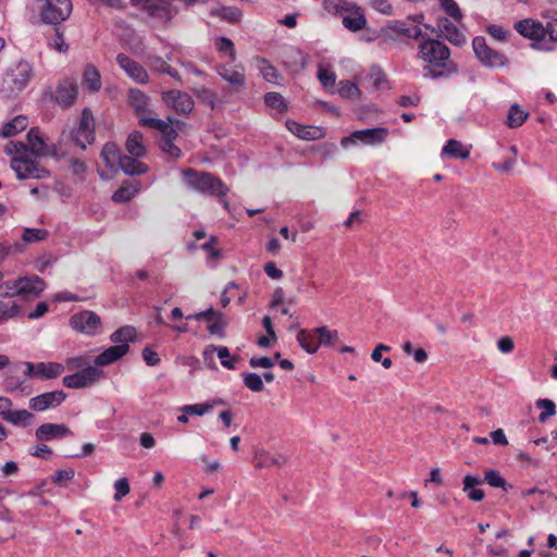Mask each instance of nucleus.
Listing matches in <instances>:
<instances>
[{"instance_id":"7ed1b4c3","label":"nucleus","mask_w":557,"mask_h":557,"mask_svg":"<svg viewBox=\"0 0 557 557\" xmlns=\"http://www.w3.org/2000/svg\"><path fill=\"white\" fill-rule=\"evenodd\" d=\"M186 186L197 193L211 196H224L226 186L219 178L207 172H199L193 169L184 171Z\"/></svg>"},{"instance_id":"0eeeda50","label":"nucleus","mask_w":557,"mask_h":557,"mask_svg":"<svg viewBox=\"0 0 557 557\" xmlns=\"http://www.w3.org/2000/svg\"><path fill=\"white\" fill-rule=\"evenodd\" d=\"M131 4L162 23L170 22L177 14V9L168 0H131Z\"/></svg>"},{"instance_id":"58836bf2","label":"nucleus","mask_w":557,"mask_h":557,"mask_svg":"<svg viewBox=\"0 0 557 557\" xmlns=\"http://www.w3.org/2000/svg\"><path fill=\"white\" fill-rule=\"evenodd\" d=\"M442 153L456 159H468L470 156V150L460 141L456 139H449L443 147Z\"/></svg>"},{"instance_id":"a211bd4d","label":"nucleus","mask_w":557,"mask_h":557,"mask_svg":"<svg viewBox=\"0 0 557 557\" xmlns=\"http://www.w3.org/2000/svg\"><path fill=\"white\" fill-rule=\"evenodd\" d=\"M48 237V232L44 228H30L26 227L23 230L21 242L14 243L7 248V253H17L24 250L26 245L44 242Z\"/></svg>"},{"instance_id":"79ce46f5","label":"nucleus","mask_w":557,"mask_h":557,"mask_svg":"<svg viewBox=\"0 0 557 557\" xmlns=\"http://www.w3.org/2000/svg\"><path fill=\"white\" fill-rule=\"evenodd\" d=\"M139 191L138 183H131L122 185L112 196V199L115 202H126L129 201Z\"/></svg>"},{"instance_id":"0e129e2a","label":"nucleus","mask_w":557,"mask_h":557,"mask_svg":"<svg viewBox=\"0 0 557 557\" xmlns=\"http://www.w3.org/2000/svg\"><path fill=\"white\" fill-rule=\"evenodd\" d=\"M196 94H197L198 98L202 102L209 104L211 109H214V107H215V95L213 92H211L207 88H201V89L196 90Z\"/></svg>"},{"instance_id":"ddd939ff","label":"nucleus","mask_w":557,"mask_h":557,"mask_svg":"<svg viewBox=\"0 0 557 557\" xmlns=\"http://www.w3.org/2000/svg\"><path fill=\"white\" fill-rule=\"evenodd\" d=\"M472 47L476 58L487 66H503L506 63V57L490 48L483 37H475Z\"/></svg>"},{"instance_id":"e433bc0d","label":"nucleus","mask_w":557,"mask_h":557,"mask_svg":"<svg viewBox=\"0 0 557 557\" xmlns=\"http://www.w3.org/2000/svg\"><path fill=\"white\" fill-rule=\"evenodd\" d=\"M83 84L90 91L100 90V88L102 86L101 76L95 65L89 64L85 67L84 75H83Z\"/></svg>"},{"instance_id":"72a5a7b5","label":"nucleus","mask_w":557,"mask_h":557,"mask_svg":"<svg viewBox=\"0 0 557 557\" xmlns=\"http://www.w3.org/2000/svg\"><path fill=\"white\" fill-rule=\"evenodd\" d=\"M64 371V367L58 362H38L37 363V377L44 380H51L60 376Z\"/></svg>"},{"instance_id":"aec40b11","label":"nucleus","mask_w":557,"mask_h":557,"mask_svg":"<svg viewBox=\"0 0 557 557\" xmlns=\"http://www.w3.org/2000/svg\"><path fill=\"white\" fill-rule=\"evenodd\" d=\"M216 352L218 357L221 359V363L226 369H235V364L238 358L233 357L230 358V350L225 346L216 347L214 345H209L203 350V359L205 362L211 367H214V354Z\"/></svg>"},{"instance_id":"bf43d9fd","label":"nucleus","mask_w":557,"mask_h":557,"mask_svg":"<svg viewBox=\"0 0 557 557\" xmlns=\"http://www.w3.org/2000/svg\"><path fill=\"white\" fill-rule=\"evenodd\" d=\"M215 318L222 319V314L213 310V308H209L208 310L197 312L193 315L187 317V319H194L196 321H207L211 322L215 320Z\"/></svg>"},{"instance_id":"338daca9","label":"nucleus","mask_w":557,"mask_h":557,"mask_svg":"<svg viewBox=\"0 0 557 557\" xmlns=\"http://www.w3.org/2000/svg\"><path fill=\"white\" fill-rule=\"evenodd\" d=\"M75 475V471L72 468L58 470L53 476V482L55 484H62L63 481L72 480Z\"/></svg>"},{"instance_id":"dca6fc26","label":"nucleus","mask_w":557,"mask_h":557,"mask_svg":"<svg viewBox=\"0 0 557 557\" xmlns=\"http://www.w3.org/2000/svg\"><path fill=\"white\" fill-rule=\"evenodd\" d=\"M71 326L87 335H95L100 327V318L92 311H82L70 320Z\"/></svg>"},{"instance_id":"603ef678","label":"nucleus","mask_w":557,"mask_h":557,"mask_svg":"<svg viewBox=\"0 0 557 557\" xmlns=\"http://www.w3.org/2000/svg\"><path fill=\"white\" fill-rule=\"evenodd\" d=\"M338 92L343 98L346 99H357L360 96L358 86L350 81L339 82Z\"/></svg>"},{"instance_id":"680f3d73","label":"nucleus","mask_w":557,"mask_h":557,"mask_svg":"<svg viewBox=\"0 0 557 557\" xmlns=\"http://www.w3.org/2000/svg\"><path fill=\"white\" fill-rule=\"evenodd\" d=\"M320 83L325 87H332L335 84V74L326 69L320 67L318 72Z\"/></svg>"},{"instance_id":"1a4fd4ad","label":"nucleus","mask_w":557,"mask_h":557,"mask_svg":"<svg viewBox=\"0 0 557 557\" xmlns=\"http://www.w3.org/2000/svg\"><path fill=\"white\" fill-rule=\"evenodd\" d=\"M72 10L71 0H47L40 16L46 24L58 25L70 17Z\"/></svg>"},{"instance_id":"b1692460","label":"nucleus","mask_w":557,"mask_h":557,"mask_svg":"<svg viewBox=\"0 0 557 557\" xmlns=\"http://www.w3.org/2000/svg\"><path fill=\"white\" fill-rule=\"evenodd\" d=\"M287 129L304 140H315L322 137V129L315 126H306L293 120L286 121Z\"/></svg>"},{"instance_id":"6ab92c4d","label":"nucleus","mask_w":557,"mask_h":557,"mask_svg":"<svg viewBox=\"0 0 557 557\" xmlns=\"http://www.w3.org/2000/svg\"><path fill=\"white\" fill-rule=\"evenodd\" d=\"M166 127L156 128L162 134L160 140L161 150L172 159H178L181 157V149L174 145V139L177 136V132L173 128L170 122L164 121Z\"/></svg>"},{"instance_id":"c756f323","label":"nucleus","mask_w":557,"mask_h":557,"mask_svg":"<svg viewBox=\"0 0 557 557\" xmlns=\"http://www.w3.org/2000/svg\"><path fill=\"white\" fill-rule=\"evenodd\" d=\"M146 64L149 69L157 73L168 74L176 81L181 79L178 72L159 55H149L146 58Z\"/></svg>"},{"instance_id":"8fccbe9b","label":"nucleus","mask_w":557,"mask_h":557,"mask_svg":"<svg viewBox=\"0 0 557 557\" xmlns=\"http://www.w3.org/2000/svg\"><path fill=\"white\" fill-rule=\"evenodd\" d=\"M221 400H214L212 404H196L186 405L181 408V411L187 414L203 416L211 411L216 404H221Z\"/></svg>"},{"instance_id":"4468645a","label":"nucleus","mask_w":557,"mask_h":557,"mask_svg":"<svg viewBox=\"0 0 557 557\" xmlns=\"http://www.w3.org/2000/svg\"><path fill=\"white\" fill-rule=\"evenodd\" d=\"M162 100L178 114L190 113L195 106L193 98L187 92L176 89L163 91Z\"/></svg>"},{"instance_id":"cd10ccee","label":"nucleus","mask_w":557,"mask_h":557,"mask_svg":"<svg viewBox=\"0 0 557 557\" xmlns=\"http://www.w3.org/2000/svg\"><path fill=\"white\" fill-rule=\"evenodd\" d=\"M438 28L441 30V34L453 45L455 46H461L466 42V38L463 34L458 29V27L453 24L447 18L442 20L438 23Z\"/></svg>"},{"instance_id":"a878e982","label":"nucleus","mask_w":557,"mask_h":557,"mask_svg":"<svg viewBox=\"0 0 557 557\" xmlns=\"http://www.w3.org/2000/svg\"><path fill=\"white\" fill-rule=\"evenodd\" d=\"M127 351L128 346L125 344L111 346L96 357L95 364L98 367L109 366L122 358Z\"/></svg>"},{"instance_id":"09e8293b","label":"nucleus","mask_w":557,"mask_h":557,"mask_svg":"<svg viewBox=\"0 0 557 557\" xmlns=\"http://www.w3.org/2000/svg\"><path fill=\"white\" fill-rule=\"evenodd\" d=\"M264 102L268 107L284 112L287 110V103L284 97L278 92H268L264 95Z\"/></svg>"},{"instance_id":"e2e57ef3","label":"nucleus","mask_w":557,"mask_h":557,"mask_svg":"<svg viewBox=\"0 0 557 557\" xmlns=\"http://www.w3.org/2000/svg\"><path fill=\"white\" fill-rule=\"evenodd\" d=\"M215 243L216 238L212 236L209 242L201 245V248L208 252V257L211 260H218L221 256L220 250L214 247Z\"/></svg>"},{"instance_id":"5fc2aeb1","label":"nucleus","mask_w":557,"mask_h":557,"mask_svg":"<svg viewBox=\"0 0 557 557\" xmlns=\"http://www.w3.org/2000/svg\"><path fill=\"white\" fill-rule=\"evenodd\" d=\"M215 48L220 52L228 53L231 61H235L236 52H235L234 45L231 39H228L226 37L218 38L215 41Z\"/></svg>"},{"instance_id":"9d476101","label":"nucleus","mask_w":557,"mask_h":557,"mask_svg":"<svg viewBox=\"0 0 557 557\" xmlns=\"http://www.w3.org/2000/svg\"><path fill=\"white\" fill-rule=\"evenodd\" d=\"M11 166L20 180L44 178L49 176V172L40 168L37 162L28 156L13 158Z\"/></svg>"},{"instance_id":"c9c22d12","label":"nucleus","mask_w":557,"mask_h":557,"mask_svg":"<svg viewBox=\"0 0 557 557\" xmlns=\"http://www.w3.org/2000/svg\"><path fill=\"white\" fill-rule=\"evenodd\" d=\"M28 125L27 117L24 115H17L13 120L9 121L3 125L0 131V135L4 138L15 136L20 132L24 131Z\"/></svg>"},{"instance_id":"052dcab7","label":"nucleus","mask_w":557,"mask_h":557,"mask_svg":"<svg viewBox=\"0 0 557 557\" xmlns=\"http://www.w3.org/2000/svg\"><path fill=\"white\" fill-rule=\"evenodd\" d=\"M115 495L114 500L120 502L122 497L127 495L131 491L129 484L126 478L119 479L114 483Z\"/></svg>"},{"instance_id":"6e6552de","label":"nucleus","mask_w":557,"mask_h":557,"mask_svg":"<svg viewBox=\"0 0 557 557\" xmlns=\"http://www.w3.org/2000/svg\"><path fill=\"white\" fill-rule=\"evenodd\" d=\"M387 136L388 129L384 127L359 129L352 132L349 136L343 137L341 146L344 149L357 144L375 146L385 141Z\"/></svg>"},{"instance_id":"864d4df0","label":"nucleus","mask_w":557,"mask_h":557,"mask_svg":"<svg viewBox=\"0 0 557 557\" xmlns=\"http://www.w3.org/2000/svg\"><path fill=\"white\" fill-rule=\"evenodd\" d=\"M259 70L263 78L269 83H275L278 77L277 70L271 65L267 60L262 59L259 61Z\"/></svg>"},{"instance_id":"423d86ee","label":"nucleus","mask_w":557,"mask_h":557,"mask_svg":"<svg viewBox=\"0 0 557 557\" xmlns=\"http://www.w3.org/2000/svg\"><path fill=\"white\" fill-rule=\"evenodd\" d=\"M33 75V66L26 60L20 59L7 69L3 84L10 94H17L28 85Z\"/></svg>"},{"instance_id":"49530a36","label":"nucleus","mask_w":557,"mask_h":557,"mask_svg":"<svg viewBox=\"0 0 557 557\" xmlns=\"http://www.w3.org/2000/svg\"><path fill=\"white\" fill-rule=\"evenodd\" d=\"M315 333L319 336V347L331 346L333 343L338 341V332L336 330H330L326 326L315 327Z\"/></svg>"},{"instance_id":"f8f14e48","label":"nucleus","mask_w":557,"mask_h":557,"mask_svg":"<svg viewBox=\"0 0 557 557\" xmlns=\"http://www.w3.org/2000/svg\"><path fill=\"white\" fill-rule=\"evenodd\" d=\"M15 153H25L27 149L35 156H47L54 151L45 141L38 128H32L27 134V145L24 143H16L13 145Z\"/></svg>"},{"instance_id":"37998d69","label":"nucleus","mask_w":557,"mask_h":557,"mask_svg":"<svg viewBox=\"0 0 557 557\" xmlns=\"http://www.w3.org/2000/svg\"><path fill=\"white\" fill-rule=\"evenodd\" d=\"M136 337V330L131 325L120 327L111 335V341L115 345L125 344L128 346L129 342H133Z\"/></svg>"},{"instance_id":"a18cd8bd","label":"nucleus","mask_w":557,"mask_h":557,"mask_svg":"<svg viewBox=\"0 0 557 557\" xmlns=\"http://www.w3.org/2000/svg\"><path fill=\"white\" fill-rule=\"evenodd\" d=\"M527 117L528 113L525 111H523L518 104H512L508 113L507 125L510 128L519 127L524 123Z\"/></svg>"},{"instance_id":"774afa93","label":"nucleus","mask_w":557,"mask_h":557,"mask_svg":"<svg viewBox=\"0 0 557 557\" xmlns=\"http://www.w3.org/2000/svg\"><path fill=\"white\" fill-rule=\"evenodd\" d=\"M515 343L511 337L509 336H503L497 341V348L503 354H509L513 350Z\"/></svg>"},{"instance_id":"a19ab883","label":"nucleus","mask_w":557,"mask_h":557,"mask_svg":"<svg viewBox=\"0 0 557 557\" xmlns=\"http://www.w3.org/2000/svg\"><path fill=\"white\" fill-rule=\"evenodd\" d=\"M211 16L220 17L230 23L239 22L242 18V12L236 7H220L214 8L210 11Z\"/></svg>"},{"instance_id":"5701e85b","label":"nucleus","mask_w":557,"mask_h":557,"mask_svg":"<svg viewBox=\"0 0 557 557\" xmlns=\"http://www.w3.org/2000/svg\"><path fill=\"white\" fill-rule=\"evenodd\" d=\"M20 290L21 296H39L45 289V282L38 276L20 277L16 280L15 285Z\"/></svg>"},{"instance_id":"412c9836","label":"nucleus","mask_w":557,"mask_h":557,"mask_svg":"<svg viewBox=\"0 0 557 557\" xmlns=\"http://www.w3.org/2000/svg\"><path fill=\"white\" fill-rule=\"evenodd\" d=\"M515 28L520 35L532 40H541L547 33V26L544 27L540 22L532 18L517 22Z\"/></svg>"},{"instance_id":"4c0bfd02","label":"nucleus","mask_w":557,"mask_h":557,"mask_svg":"<svg viewBox=\"0 0 557 557\" xmlns=\"http://www.w3.org/2000/svg\"><path fill=\"white\" fill-rule=\"evenodd\" d=\"M256 459H257V463H256L257 468L282 467L287 462V457H285L281 454L271 455L265 451H261L260 454H258L256 456Z\"/></svg>"},{"instance_id":"2eb2a0df","label":"nucleus","mask_w":557,"mask_h":557,"mask_svg":"<svg viewBox=\"0 0 557 557\" xmlns=\"http://www.w3.org/2000/svg\"><path fill=\"white\" fill-rule=\"evenodd\" d=\"M116 62L119 66L126 73V75L135 83L145 85L149 82L147 70L128 55L124 53L117 54Z\"/></svg>"},{"instance_id":"20e7f679","label":"nucleus","mask_w":557,"mask_h":557,"mask_svg":"<svg viewBox=\"0 0 557 557\" xmlns=\"http://www.w3.org/2000/svg\"><path fill=\"white\" fill-rule=\"evenodd\" d=\"M94 139L95 125L92 112L89 109H84L78 127L71 132H63L60 137V143L85 150L87 145L91 144Z\"/></svg>"},{"instance_id":"c85d7f7f","label":"nucleus","mask_w":557,"mask_h":557,"mask_svg":"<svg viewBox=\"0 0 557 557\" xmlns=\"http://www.w3.org/2000/svg\"><path fill=\"white\" fill-rule=\"evenodd\" d=\"M127 152L134 158H141L146 154L147 149L144 143V136L138 131L132 132L125 143Z\"/></svg>"},{"instance_id":"69168bd1","label":"nucleus","mask_w":557,"mask_h":557,"mask_svg":"<svg viewBox=\"0 0 557 557\" xmlns=\"http://www.w3.org/2000/svg\"><path fill=\"white\" fill-rule=\"evenodd\" d=\"M397 33L399 34H403L405 36H407L408 38H412V39H423V34H422V29L418 26H413V27H406V26H401L397 29Z\"/></svg>"},{"instance_id":"f257e3e1","label":"nucleus","mask_w":557,"mask_h":557,"mask_svg":"<svg viewBox=\"0 0 557 557\" xmlns=\"http://www.w3.org/2000/svg\"><path fill=\"white\" fill-rule=\"evenodd\" d=\"M418 57L425 63L428 76L438 78L457 72L450 59L449 48L440 40L423 38L418 47Z\"/></svg>"},{"instance_id":"f3484780","label":"nucleus","mask_w":557,"mask_h":557,"mask_svg":"<svg viewBox=\"0 0 557 557\" xmlns=\"http://www.w3.org/2000/svg\"><path fill=\"white\" fill-rule=\"evenodd\" d=\"M66 399L63 391L42 393L29 399V408L34 411H45L60 406Z\"/></svg>"},{"instance_id":"9b49d317","label":"nucleus","mask_w":557,"mask_h":557,"mask_svg":"<svg viewBox=\"0 0 557 557\" xmlns=\"http://www.w3.org/2000/svg\"><path fill=\"white\" fill-rule=\"evenodd\" d=\"M103 372L97 367L88 366L81 371L63 377V384L69 388H85L98 382Z\"/></svg>"},{"instance_id":"ea45409f","label":"nucleus","mask_w":557,"mask_h":557,"mask_svg":"<svg viewBox=\"0 0 557 557\" xmlns=\"http://www.w3.org/2000/svg\"><path fill=\"white\" fill-rule=\"evenodd\" d=\"M101 158L106 165L110 169L119 165L120 159L123 158L117 146L114 143H107L101 150Z\"/></svg>"},{"instance_id":"393cba45","label":"nucleus","mask_w":557,"mask_h":557,"mask_svg":"<svg viewBox=\"0 0 557 557\" xmlns=\"http://www.w3.org/2000/svg\"><path fill=\"white\" fill-rule=\"evenodd\" d=\"M77 97V86L71 82L61 83L53 95L54 100L63 107L72 106Z\"/></svg>"},{"instance_id":"39448f33","label":"nucleus","mask_w":557,"mask_h":557,"mask_svg":"<svg viewBox=\"0 0 557 557\" xmlns=\"http://www.w3.org/2000/svg\"><path fill=\"white\" fill-rule=\"evenodd\" d=\"M150 98L144 91L137 88L128 90V104L134 110L139 120V124L148 128L166 127L164 121L154 116L153 112L149 109Z\"/></svg>"},{"instance_id":"f704fd0d","label":"nucleus","mask_w":557,"mask_h":557,"mask_svg":"<svg viewBox=\"0 0 557 557\" xmlns=\"http://www.w3.org/2000/svg\"><path fill=\"white\" fill-rule=\"evenodd\" d=\"M481 479L479 476H474L468 474L463 478V492L467 493V496L473 502H481L484 498V492L481 488H475L476 485L481 484Z\"/></svg>"},{"instance_id":"4d7b16f0","label":"nucleus","mask_w":557,"mask_h":557,"mask_svg":"<svg viewBox=\"0 0 557 557\" xmlns=\"http://www.w3.org/2000/svg\"><path fill=\"white\" fill-rule=\"evenodd\" d=\"M15 285L16 280L0 284V297L12 299L14 296L21 295L20 289Z\"/></svg>"},{"instance_id":"de8ad7c7","label":"nucleus","mask_w":557,"mask_h":557,"mask_svg":"<svg viewBox=\"0 0 557 557\" xmlns=\"http://www.w3.org/2000/svg\"><path fill=\"white\" fill-rule=\"evenodd\" d=\"M243 381H244L245 386L248 389H250L251 392L258 393V392H262L264 388L262 377L257 373H252V372L243 373Z\"/></svg>"},{"instance_id":"4be33fe9","label":"nucleus","mask_w":557,"mask_h":557,"mask_svg":"<svg viewBox=\"0 0 557 557\" xmlns=\"http://www.w3.org/2000/svg\"><path fill=\"white\" fill-rule=\"evenodd\" d=\"M35 435L38 441L47 442L72 435V431L64 424L44 423L36 430Z\"/></svg>"},{"instance_id":"c03bdc74","label":"nucleus","mask_w":557,"mask_h":557,"mask_svg":"<svg viewBox=\"0 0 557 557\" xmlns=\"http://www.w3.org/2000/svg\"><path fill=\"white\" fill-rule=\"evenodd\" d=\"M20 313V306L13 300H0V323L12 319Z\"/></svg>"},{"instance_id":"bb28decb","label":"nucleus","mask_w":557,"mask_h":557,"mask_svg":"<svg viewBox=\"0 0 557 557\" xmlns=\"http://www.w3.org/2000/svg\"><path fill=\"white\" fill-rule=\"evenodd\" d=\"M218 74L230 85L234 87H242L246 83V77L243 69L231 67L227 65L218 66Z\"/></svg>"},{"instance_id":"6e6d98bb","label":"nucleus","mask_w":557,"mask_h":557,"mask_svg":"<svg viewBox=\"0 0 557 557\" xmlns=\"http://www.w3.org/2000/svg\"><path fill=\"white\" fill-rule=\"evenodd\" d=\"M484 481L493 486V487H500L503 490H506V481L505 479L499 474L498 471L495 470H488L485 472Z\"/></svg>"},{"instance_id":"f03ea898","label":"nucleus","mask_w":557,"mask_h":557,"mask_svg":"<svg viewBox=\"0 0 557 557\" xmlns=\"http://www.w3.org/2000/svg\"><path fill=\"white\" fill-rule=\"evenodd\" d=\"M323 8L330 14L339 16L342 23L350 32H358L366 27L367 18L362 8L347 0H325Z\"/></svg>"},{"instance_id":"3c124183","label":"nucleus","mask_w":557,"mask_h":557,"mask_svg":"<svg viewBox=\"0 0 557 557\" xmlns=\"http://www.w3.org/2000/svg\"><path fill=\"white\" fill-rule=\"evenodd\" d=\"M536 407L543 410L539 416V421L541 423H544L548 418L556 414L555 403L550 399H539L536 401Z\"/></svg>"},{"instance_id":"7c9ffc66","label":"nucleus","mask_w":557,"mask_h":557,"mask_svg":"<svg viewBox=\"0 0 557 557\" xmlns=\"http://www.w3.org/2000/svg\"><path fill=\"white\" fill-rule=\"evenodd\" d=\"M138 158H134L133 156H123L120 159L119 166L126 175H140L148 172V166L138 161Z\"/></svg>"},{"instance_id":"473e14b6","label":"nucleus","mask_w":557,"mask_h":557,"mask_svg":"<svg viewBox=\"0 0 557 557\" xmlns=\"http://www.w3.org/2000/svg\"><path fill=\"white\" fill-rule=\"evenodd\" d=\"M5 421L20 426H27L33 423L35 417L28 410H11L10 408L4 412Z\"/></svg>"},{"instance_id":"13d9d810","label":"nucleus","mask_w":557,"mask_h":557,"mask_svg":"<svg viewBox=\"0 0 557 557\" xmlns=\"http://www.w3.org/2000/svg\"><path fill=\"white\" fill-rule=\"evenodd\" d=\"M441 5L450 17L456 21L461 20V11L454 0H441Z\"/></svg>"},{"instance_id":"2f4dec72","label":"nucleus","mask_w":557,"mask_h":557,"mask_svg":"<svg viewBox=\"0 0 557 557\" xmlns=\"http://www.w3.org/2000/svg\"><path fill=\"white\" fill-rule=\"evenodd\" d=\"M297 341L300 347L308 354H314L319 349V336L313 330H300L297 334Z\"/></svg>"}]
</instances>
